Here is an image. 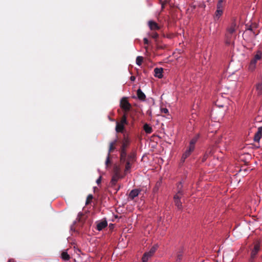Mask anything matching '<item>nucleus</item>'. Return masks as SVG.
I'll return each mask as SVG.
<instances>
[{"label":"nucleus","instance_id":"f257e3e1","mask_svg":"<svg viewBox=\"0 0 262 262\" xmlns=\"http://www.w3.org/2000/svg\"><path fill=\"white\" fill-rule=\"evenodd\" d=\"M127 124V118L125 115H124L120 122H116V131L117 133H123L124 129V125Z\"/></svg>","mask_w":262,"mask_h":262},{"label":"nucleus","instance_id":"f03ea898","mask_svg":"<svg viewBox=\"0 0 262 262\" xmlns=\"http://www.w3.org/2000/svg\"><path fill=\"white\" fill-rule=\"evenodd\" d=\"M134 161V155H130L128 156L126 160L125 161L126 162V164L125 165V169H124V174H126L130 172V170L132 167V165Z\"/></svg>","mask_w":262,"mask_h":262},{"label":"nucleus","instance_id":"7ed1b4c3","mask_svg":"<svg viewBox=\"0 0 262 262\" xmlns=\"http://www.w3.org/2000/svg\"><path fill=\"white\" fill-rule=\"evenodd\" d=\"M182 195V191L181 190H179L173 197L175 205L179 210H181L182 209V203L180 200Z\"/></svg>","mask_w":262,"mask_h":262},{"label":"nucleus","instance_id":"20e7f679","mask_svg":"<svg viewBox=\"0 0 262 262\" xmlns=\"http://www.w3.org/2000/svg\"><path fill=\"white\" fill-rule=\"evenodd\" d=\"M157 248L158 246L154 245L150 248L149 251L145 252L142 257L143 262H147L148 260V258L151 257L154 255Z\"/></svg>","mask_w":262,"mask_h":262},{"label":"nucleus","instance_id":"39448f33","mask_svg":"<svg viewBox=\"0 0 262 262\" xmlns=\"http://www.w3.org/2000/svg\"><path fill=\"white\" fill-rule=\"evenodd\" d=\"M157 248L158 246L154 245L150 248L149 251L145 252L142 257L143 262H147L148 260V258L151 257L154 255Z\"/></svg>","mask_w":262,"mask_h":262},{"label":"nucleus","instance_id":"423d86ee","mask_svg":"<svg viewBox=\"0 0 262 262\" xmlns=\"http://www.w3.org/2000/svg\"><path fill=\"white\" fill-rule=\"evenodd\" d=\"M260 250V244L257 243L254 245V248L252 249L251 252L250 262H253V259L256 257L258 252Z\"/></svg>","mask_w":262,"mask_h":262},{"label":"nucleus","instance_id":"0eeeda50","mask_svg":"<svg viewBox=\"0 0 262 262\" xmlns=\"http://www.w3.org/2000/svg\"><path fill=\"white\" fill-rule=\"evenodd\" d=\"M228 103V99L221 97L216 101L215 105L219 107H227Z\"/></svg>","mask_w":262,"mask_h":262},{"label":"nucleus","instance_id":"6e6552de","mask_svg":"<svg viewBox=\"0 0 262 262\" xmlns=\"http://www.w3.org/2000/svg\"><path fill=\"white\" fill-rule=\"evenodd\" d=\"M120 106L125 111H128L131 107V104L127 101L126 98H123L120 101Z\"/></svg>","mask_w":262,"mask_h":262},{"label":"nucleus","instance_id":"1a4fd4ad","mask_svg":"<svg viewBox=\"0 0 262 262\" xmlns=\"http://www.w3.org/2000/svg\"><path fill=\"white\" fill-rule=\"evenodd\" d=\"M230 139L226 137L222 136L217 141V143L220 144H223L224 147H226L229 144Z\"/></svg>","mask_w":262,"mask_h":262},{"label":"nucleus","instance_id":"9d476101","mask_svg":"<svg viewBox=\"0 0 262 262\" xmlns=\"http://www.w3.org/2000/svg\"><path fill=\"white\" fill-rule=\"evenodd\" d=\"M97 227L96 229L98 231H101L104 228H105L107 225V223L106 220H101L97 222Z\"/></svg>","mask_w":262,"mask_h":262},{"label":"nucleus","instance_id":"9b49d317","mask_svg":"<svg viewBox=\"0 0 262 262\" xmlns=\"http://www.w3.org/2000/svg\"><path fill=\"white\" fill-rule=\"evenodd\" d=\"M141 192V190L139 189H134L132 190L128 194V199L133 200L137 196L140 192Z\"/></svg>","mask_w":262,"mask_h":262},{"label":"nucleus","instance_id":"f8f14e48","mask_svg":"<svg viewBox=\"0 0 262 262\" xmlns=\"http://www.w3.org/2000/svg\"><path fill=\"white\" fill-rule=\"evenodd\" d=\"M262 138V126L258 128L257 132L255 133L254 137L255 142H259Z\"/></svg>","mask_w":262,"mask_h":262},{"label":"nucleus","instance_id":"ddd939ff","mask_svg":"<svg viewBox=\"0 0 262 262\" xmlns=\"http://www.w3.org/2000/svg\"><path fill=\"white\" fill-rule=\"evenodd\" d=\"M148 25L151 30H158L160 29V27L157 23L152 20H149L148 22Z\"/></svg>","mask_w":262,"mask_h":262},{"label":"nucleus","instance_id":"4468645a","mask_svg":"<svg viewBox=\"0 0 262 262\" xmlns=\"http://www.w3.org/2000/svg\"><path fill=\"white\" fill-rule=\"evenodd\" d=\"M154 76L159 78H161L163 77V69L160 68H156L154 69Z\"/></svg>","mask_w":262,"mask_h":262},{"label":"nucleus","instance_id":"2eb2a0df","mask_svg":"<svg viewBox=\"0 0 262 262\" xmlns=\"http://www.w3.org/2000/svg\"><path fill=\"white\" fill-rule=\"evenodd\" d=\"M236 24L235 22H232L227 29V31L230 34H233L236 30Z\"/></svg>","mask_w":262,"mask_h":262},{"label":"nucleus","instance_id":"dca6fc26","mask_svg":"<svg viewBox=\"0 0 262 262\" xmlns=\"http://www.w3.org/2000/svg\"><path fill=\"white\" fill-rule=\"evenodd\" d=\"M123 176L121 175V173H115L113 174V176L112 179V183L113 184H115L119 179L122 178Z\"/></svg>","mask_w":262,"mask_h":262},{"label":"nucleus","instance_id":"f3484780","mask_svg":"<svg viewBox=\"0 0 262 262\" xmlns=\"http://www.w3.org/2000/svg\"><path fill=\"white\" fill-rule=\"evenodd\" d=\"M126 152L125 149H121L120 162L121 163L125 162L126 160Z\"/></svg>","mask_w":262,"mask_h":262},{"label":"nucleus","instance_id":"a211bd4d","mask_svg":"<svg viewBox=\"0 0 262 262\" xmlns=\"http://www.w3.org/2000/svg\"><path fill=\"white\" fill-rule=\"evenodd\" d=\"M137 97L140 100L143 101L145 99V95L144 93L141 91V89H139L137 91Z\"/></svg>","mask_w":262,"mask_h":262},{"label":"nucleus","instance_id":"6ab92c4d","mask_svg":"<svg viewBox=\"0 0 262 262\" xmlns=\"http://www.w3.org/2000/svg\"><path fill=\"white\" fill-rule=\"evenodd\" d=\"M261 56L262 53L260 51L258 50L256 52V54L251 60L257 63V61L261 58Z\"/></svg>","mask_w":262,"mask_h":262},{"label":"nucleus","instance_id":"aec40b11","mask_svg":"<svg viewBox=\"0 0 262 262\" xmlns=\"http://www.w3.org/2000/svg\"><path fill=\"white\" fill-rule=\"evenodd\" d=\"M223 13V10L216 9L214 16V19L215 20H218L220 17L222 15Z\"/></svg>","mask_w":262,"mask_h":262},{"label":"nucleus","instance_id":"412c9836","mask_svg":"<svg viewBox=\"0 0 262 262\" xmlns=\"http://www.w3.org/2000/svg\"><path fill=\"white\" fill-rule=\"evenodd\" d=\"M129 143V139L127 137H124L122 142L121 148L126 149Z\"/></svg>","mask_w":262,"mask_h":262},{"label":"nucleus","instance_id":"4be33fe9","mask_svg":"<svg viewBox=\"0 0 262 262\" xmlns=\"http://www.w3.org/2000/svg\"><path fill=\"white\" fill-rule=\"evenodd\" d=\"M143 128L147 134H150L152 132V127L147 123L144 125Z\"/></svg>","mask_w":262,"mask_h":262},{"label":"nucleus","instance_id":"5701e85b","mask_svg":"<svg viewBox=\"0 0 262 262\" xmlns=\"http://www.w3.org/2000/svg\"><path fill=\"white\" fill-rule=\"evenodd\" d=\"M256 66V62L251 60L250 63L249 65L248 69L250 71H253Z\"/></svg>","mask_w":262,"mask_h":262},{"label":"nucleus","instance_id":"b1692460","mask_svg":"<svg viewBox=\"0 0 262 262\" xmlns=\"http://www.w3.org/2000/svg\"><path fill=\"white\" fill-rule=\"evenodd\" d=\"M61 258L64 260H68L70 259V256L67 251H63L61 254Z\"/></svg>","mask_w":262,"mask_h":262},{"label":"nucleus","instance_id":"393cba45","mask_svg":"<svg viewBox=\"0 0 262 262\" xmlns=\"http://www.w3.org/2000/svg\"><path fill=\"white\" fill-rule=\"evenodd\" d=\"M224 1L225 0H219L216 6V9L223 10V3Z\"/></svg>","mask_w":262,"mask_h":262},{"label":"nucleus","instance_id":"a878e982","mask_svg":"<svg viewBox=\"0 0 262 262\" xmlns=\"http://www.w3.org/2000/svg\"><path fill=\"white\" fill-rule=\"evenodd\" d=\"M116 142H117V140H115L114 141L110 143L108 152L110 154V152L115 148L114 145L116 144Z\"/></svg>","mask_w":262,"mask_h":262},{"label":"nucleus","instance_id":"bb28decb","mask_svg":"<svg viewBox=\"0 0 262 262\" xmlns=\"http://www.w3.org/2000/svg\"><path fill=\"white\" fill-rule=\"evenodd\" d=\"M143 60V58L142 56H138L136 58V62L138 66H141Z\"/></svg>","mask_w":262,"mask_h":262},{"label":"nucleus","instance_id":"cd10ccee","mask_svg":"<svg viewBox=\"0 0 262 262\" xmlns=\"http://www.w3.org/2000/svg\"><path fill=\"white\" fill-rule=\"evenodd\" d=\"M256 90L258 94H262V82L258 83L256 86Z\"/></svg>","mask_w":262,"mask_h":262},{"label":"nucleus","instance_id":"c85d7f7f","mask_svg":"<svg viewBox=\"0 0 262 262\" xmlns=\"http://www.w3.org/2000/svg\"><path fill=\"white\" fill-rule=\"evenodd\" d=\"M121 168L120 166L116 165L114 167V172L117 173H121Z\"/></svg>","mask_w":262,"mask_h":262},{"label":"nucleus","instance_id":"c756f323","mask_svg":"<svg viewBox=\"0 0 262 262\" xmlns=\"http://www.w3.org/2000/svg\"><path fill=\"white\" fill-rule=\"evenodd\" d=\"M191 154V152L188 149L185 152V153L182 156V158L185 159L187 158Z\"/></svg>","mask_w":262,"mask_h":262},{"label":"nucleus","instance_id":"7c9ffc66","mask_svg":"<svg viewBox=\"0 0 262 262\" xmlns=\"http://www.w3.org/2000/svg\"><path fill=\"white\" fill-rule=\"evenodd\" d=\"M198 139V136H195L193 139H192L190 142V144L192 145H195Z\"/></svg>","mask_w":262,"mask_h":262},{"label":"nucleus","instance_id":"2f4dec72","mask_svg":"<svg viewBox=\"0 0 262 262\" xmlns=\"http://www.w3.org/2000/svg\"><path fill=\"white\" fill-rule=\"evenodd\" d=\"M161 112L164 114H168L169 111L167 108L161 107L160 108Z\"/></svg>","mask_w":262,"mask_h":262},{"label":"nucleus","instance_id":"473e14b6","mask_svg":"<svg viewBox=\"0 0 262 262\" xmlns=\"http://www.w3.org/2000/svg\"><path fill=\"white\" fill-rule=\"evenodd\" d=\"M194 145L190 144L188 150L190 151L191 152L194 150Z\"/></svg>","mask_w":262,"mask_h":262},{"label":"nucleus","instance_id":"72a5a7b5","mask_svg":"<svg viewBox=\"0 0 262 262\" xmlns=\"http://www.w3.org/2000/svg\"><path fill=\"white\" fill-rule=\"evenodd\" d=\"M110 154L108 153L107 157V158H106V161H105V164L106 165H107L108 164V163H110Z\"/></svg>","mask_w":262,"mask_h":262},{"label":"nucleus","instance_id":"f704fd0d","mask_svg":"<svg viewBox=\"0 0 262 262\" xmlns=\"http://www.w3.org/2000/svg\"><path fill=\"white\" fill-rule=\"evenodd\" d=\"M101 181V177L100 176L99 178L96 180V183L97 184H99Z\"/></svg>","mask_w":262,"mask_h":262},{"label":"nucleus","instance_id":"c9c22d12","mask_svg":"<svg viewBox=\"0 0 262 262\" xmlns=\"http://www.w3.org/2000/svg\"><path fill=\"white\" fill-rule=\"evenodd\" d=\"M158 37V34L157 33H154L152 35V37L156 38Z\"/></svg>","mask_w":262,"mask_h":262},{"label":"nucleus","instance_id":"e433bc0d","mask_svg":"<svg viewBox=\"0 0 262 262\" xmlns=\"http://www.w3.org/2000/svg\"><path fill=\"white\" fill-rule=\"evenodd\" d=\"M144 44H148V40L146 38H144Z\"/></svg>","mask_w":262,"mask_h":262},{"label":"nucleus","instance_id":"4c0bfd02","mask_svg":"<svg viewBox=\"0 0 262 262\" xmlns=\"http://www.w3.org/2000/svg\"><path fill=\"white\" fill-rule=\"evenodd\" d=\"M93 199V196L91 194L88 195L87 199L88 200H92Z\"/></svg>","mask_w":262,"mask_h":262},{"label":"nucleus","instance_id":"58836bf2","mask_svg":"<svg viewBox=\"0 0 262 262\" xmlns=\"http://www.w3.org/2000/svg\"><path fill=\"white\" fill-rule=\"evenodd\" d=\"M135 76H131L130 77V80L132 81H134L135 80Z\"/></svg>","mask_w":262,"mask_h":262},{"label":"nucleus","instance_id":"ea45409f","mask_svg":"<svg viewBox=\"0 0 262 262\" xmlns=\"http://www.w3.org/2000/svg\"><path fill=\"white\" fill-rule=\"evenodd\" d=\"M207 156H208V154H207V152H206L204 156V159H206L207 158Z\"/></svg>","mask_w":262,"mask_h":262},{"label":"nucleus","instance_id":"a19ab883","mask_svg":"<svg viewBox=\"0 0 262 262\" xmlns=\"http://www.w3.org/2000/svg\"><path fill=\"white\" fill-rule=\"evenodd\" d=\"M180 186V187H181V186H182V185H181V183L179 184V185H178V187H179Z\"/></svg>","mask_w":262,"mask_h":262},{"label":"nucleus","instance_id":"79ce46f5","mask_svg":"<svg viewBox=\"0 0 262 262\" xmlns=\"http://www.w3.org/2000/svg\"><path fill=\"white\" fill-rule=\"evenodd\" d=\"M142 262H143V259H142Z\"/></svg>","mask_w":262,"mask_h":262}]
</instances>
